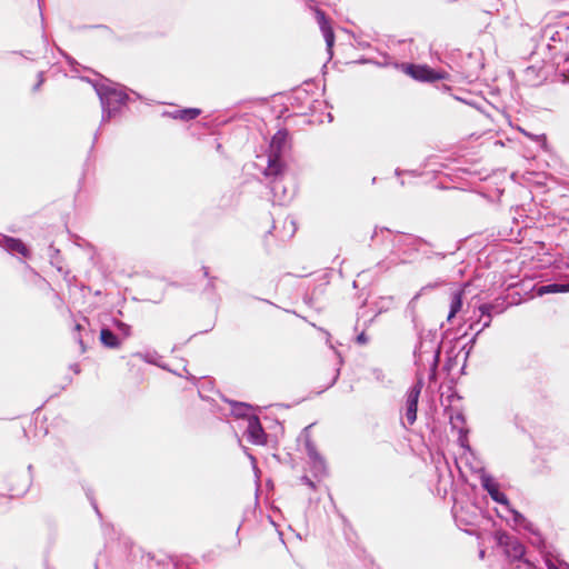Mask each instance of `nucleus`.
Wrapping results in <instances>:
<instances>
[{
  "label": "nucleus",
  "mask_w": 569,
  "mask_h": 569,
  "mask_svg": "<svg viewBox=\"0 0 569 569\" xmlns=\"http://www.w3.org/2000/svg\"><path fill=\"white\" fill-rule=\"evenodd\" d=\"M267 166L261 171L263 177L270 181L284 179L288 171V164L283 158L277 157V154H266Z\"/></svg>",
  "instance_id": "nucleus-15"
},
{
  "label": "nucleus",
  "mask_w": 569,
  "mask_h": 569,
  "mask_svg": "<svg viewBox=\"0 0 569 569\" xmlns=\"http://www.w3.org/2000/svg\"><path fill=\"white\" fill-rule=\"evenodd\" d=\"M307 456L310 461L319 460L323 456L318 451L316 443L312 440H308L305 446Z\"/></svg>",
  "instance_id": "nucleus-35"
},
{
  "label": "nucleus",
  "mask_w": 569,
  "mask_h": 569,
  "mask_svg": "<svg viewBox=\"0 0 569 569\" xmlns=\"http://www.w3.org/2000/svg\"><path fill=\"white\" fill-rule=\"evenodd\" d=\"M308 96V91L306 89H296L292 96V99L295 101H301L302 98H306Z\"/></svg>",
  "instance_id": "nucleus-49"
},
{
  "label": "nucleus",
  "mask_w": 569,
  "mask_h": 569,
  "mask_svg": "<svg viewBox=\"0 0 569 569\" xmlns=\"http://www.w3.org/2000/svg\"><path fill=\"white\" fill-rule=\"evenodd\" d=\"M479 480L482 489L487 491L490 498L499 503L502 509L509 507L510 500L508 496L500 489V485L497 479L483 468L480 470Z\"/></svg>",
  "instance_id": "nucleus-6"
},
{
  "label": "nucleus",
  "mask_w": 569,
  "mask_h": 569,
  "mask_svg": "<svg viewBox=\"0 0 569 569\" xmlns=\"http://www.w3.org/2000/svg\"><path fill=\"white\" fill-rule=\"evenodd\" d=\"M458 363V353H455V348H450L447 351V357L443 363V371L447 375H450V372L456 368Z\"/></svg>",
  "instance_id": "nucleus-31"
},
{
  "label": "nucleus",
  "mask_w": 569,
  "mask_h": 569,
  "mask_svg": "<svg viewBox=\"0 0 569 569\" xmlns=\"http://www.w3.org/2000/svg\"><path fill=\"white\" fill-rule=\"evenodd\" d=\"M496 515L503 519L508 526H510L513 530L517 531H526L529 533H533V525L529 521L520 511H518L511 502L509 507H505V513L500 512L498 508H495Z\"/></svg>",
  "instance_id": "nucleus-5"
},
{
  "label": "nucleus",
  "mask_w": 569,
  "mask_h": 569,
  "mask_svg": "<svg viewBox=\"0 0 569 569\" xmlns=\"http://www.w3.org/2000/svg\"><path fill=\"white\" fill-rule=\"evenodd\" d=\"M515 425H516L518 430H520L523 433H528L529 437L531 438V435L529 432L530 425L526 423L525 419L520 416V413H517L515 416Z\"/></svg>",
  "instance_id": "nucleus-39"
},
{
  "label": "nucleus",
  "mask_w": 569,
  "mask_h": 569,
  "mask_svg": "<svg viewBox=\"0 0 569 569\" xmlns=\"http://www.w3.org/2000/svg\"><path fill=\"white\" fill-rule=\"evenodd\" d=\"M317 290H319L320 292H323L325 284H319L317 288H315L312 293H306L303 296V302L306 305H308L309 307H313V305H315V293H316Z\"/></svg>",
  "instance_id": "nucleus-41"
},
{
  "label": "nucleus",
  "mask_w": 569,
  "mask_h": 569,
  "mask_svg": "<svg viewBox=\"0 0 569 569\" xmlns=\"http://www.w3.org/2000/svg\"><path fill=\"white\" fill-rule=\"evenodd\" d=\"M216 280H217V277H212L208 280L206 287L203 288V293L216 295V291H217Z\"/></svg>",
  "instance_id": "nucleus-43"
},
{
  "label": "nucleus",
  "mask_w": 569,
  "mask_h": 569,
  "mask_svg": "<svg viewBox=\"0 0 569 569\" xmlns=\"http://www.w3.org/2000/svg\"><path fill=\"white\" fill-rule=\"evenodd\" d=\"M492 315L479 312L477 320L469 325V330H476L475 335L479 336L485 329L489 328L492 321Z\"/></svg>",
  "instance_id": "nucleus-23"
},
{
  "label": "nucleus",
  "mask_w": 569,
  "mask_h": 569,
  "mask_svg": "<svg viewBox=\"0 0 569 569\" xmlns=\"http://www.w3.org/2000/svg\"><path fill=\"white\" fill-rule=\"evenodd\" d=\"M518 129H519V131H520L521 133H523V134H525L526 137H528L530 140H533V132L528 131V130H526V129H522V128H520V127H519Z\"/></svg>",
  "instance_id": "nucleus-60"
},
{
  "label": "nucleus",
  "mask_w": 569,
  "mask_h": 569,
  "mask_svg": "<svg viewBox=\"0 0 569 569\" xmlns=\"http://www.w3.org/2000/svg\"><path fill=\"white\" fill-rule=\"evenodd\" d=\"M443 282L441 280L439 281H436V282H430L426 286H423L412 298L411 300L409 301L408 303V307H407V310L410 311L412 313V319L415 318L416 319V316H415V308H416V302L417 300L422 296L425 295L426 292L430 291V290H433L435 288L439 287L440 284H442Z\"/></svg>",
  "instance_id": "nucleus-25"
},
{
  "label": "nucleus",
  "mask_w": 569,
  "mask_h": 569,
  "mask_svg": "<svg viewBox=\"0 0 569 569\" xmlns=\"http://www.w3.org/2000/svg\"><path fill=\"white\" fill-rule=\"evenodd\" d=\"M449 421H450L451 430L455 431L457 429H460V427L457 426L456 421L460 422L461 425L465 426L467 423V418H466L465 413L460 410V411H457L455 415L450 413Z\"/></svg>",
  "instance_id": "nucleus-36"
},
{
  "label": "nucleus",
  "mask_w": 569,
  "mask_h": 569,
  "mask_svg": "<svg viewBox=\"0 0 569 569\" xmlns=\"http://www.w3.org/2000/svg\"><path fill=\"white\" fill-rule=\"evenodd\" d=\"M477 338L478 336L473 335L468 342H466L461 349H460V352H463V359H465V362L468 361V358L470 357L472 350H473V347L477 342Z\"/></svg>",
  "instance_id": "nucleus-37"
},
{
  "label": "nucleus",
  "mask_w": 569,
  "mask_h": 569,
  "mask_svg": "<svg viewBox=\"0 0 569 569\" xmlns=\"http://www.w3.org/2000/svg\"><path fill=\"white\" fill-rule=\"evenodd\" d=\"M268 187L273 196V199L278 201L279 204H284L293 197V192H290L284 184V179L270 181Z\"/></svg>",
  "instance_id": "nucleus-19"
},
{
  "label": "nucleus",
  "mask_w": 569,
  "mask_h": 569,
  "mask_svg": "<svg viewBox=\"0 0 569 569\" xmlns=\"http://www.w3.org/2000/svg\"><path fill=\"white\" fill-rule=\"evenodd\" d=\"M247 441L254 446H266L268 435L264 431L258 415L249 417L246 431L243 432Z\"/></svg>",
  "instance_id": "nucleus-14"
},
{
  "label": "nucleus",
  "mask_w": 569,
  "mask_h": 569,
  "mask_svg": "<svg viewBox=\"0 0 569 569\" xmlns=\"http://www.w3.org/2000/svg\"><path fill=\"white\" fill-rule=\"evenodd\" d=\"M492 539L508 561V567L505 569H533V562L526 555V546L517 536L503 529H497L492 532Z\"/></svg>",
  "instance_id": "nucleus-2"
},
{
  "label": "nucleus",
  "mask_w": 569,
  "mask_h": 569,
  "mask_svg": "<svg viewBox=\"0 0 569 569\" xmlns=\"http://www.w3.org/2000/svg\"><path fill=\"white\" fill-rule=\"evenodd\" d=\"M169 559L173 565V569H186L188 567L183 560L179 559L176 556H169Z\"/></svg>",
  "instance_id": "nucleus-46"
},
{
  "label": "nucleus",
  "mask_w": 569,
  "mask_h": 569,
  "mask_svg": "<svg viewBox=\"0 0 569 569\" xmlns=\"http://www.w3.org/2000/svg\"><path fill=\"white\" fill-rule=\"evenodd\" d=\"M132 327L117 317L104 315L99 330V341L106 349H120L124 340L131 337Z\"/></svg>",
  "instance_id": "nucleus-3"
},
{
  "label": "nucleus",
  "mask_w": 569,
  "mask_h": 569,
  "mask_svg": "<svg viewBox=\"0 0 569 569\" xmlns=\"http://www.w3.org/2000/svg\"><path fill=\"white\" fill-rule=\"evenodd\" d=\"M96 91L100 106H101V122L100 126L110 122L116 117L120 116L134 99H141V96L129 89L127 86L112 81L107 77H101L98 80L84 78ZM101 127L97 129L93 134L92 144L89 150L88 159L93 153L96 143L100 136Z\"/></svg>",
  "instance_id": "nucleus-1"
},
{
  "label": "nucleus",
  "mask_w": 569,
  "mask_h": 569,
  "mask_svg": "<svg viewBox=\"0 0 569 569\" xmlns=\"http://www.w3.org/2000/svg\"><path fill=\"white\" fill-rule=\"evenodd\" d=\"M530 281L531 279L522 283V287L527 289L526 295L531 293L533 291V283L530 284Z\"/></svg>",
  "instance_id": "nucleus-58"
},
{
  "label": "nucleus",
  "mask_w": 569,
  "mask_h": 569,
  "mask_svg": "<svg viewBox=\"0 0 569 569\" xmlns=\"http://www.w3.org/2000/svg\"><path fill=\"white\" fill-rule=\"evenodd\" d=\"M441 357V345L433 350L432 361L430 363V370H436L438 368L439 361Z\"/></svg>",
  "instance_id": "nucleus-42"
},
{
  "label": "nucleus",
  "mask_w": 569,
  "mask_h": 569,
  "mask_svg": "<svg viewBox=\"0 0 569 569\" xmlns=\"http://www.w3.org/2000/svg\"><path fill=\"white\" fill-rule=\"evenodd\" d=\"M460 400L462 397L457 392V390H453L448 397L447 400L449 403H451L453 400Z\"/></svg>",
  "instance_id": "nucleus-54"
},
{
  "label": "nucleus",
  "mask_w": 569,
  "mask_h": 569,
  "mask_svg": "<svg viewBox=\"0 0 569 569\" xmlns=\"http://www.w3.org/2000/svg\"><path fill=\"white\" fill-rule=\"evenodd\" d=\"M413 327H415V330L417 331V337H418V341L413 348V360H415V366L420 368L423 366L422 363V353H423V348H425V345L426 343H429L430 345V349H433V342L437 338V329H429L428 331H426L423 328H419L418 327V323L417 321L413 320Z\"/></svg>",
  "instance_id": "nucleus-10"
},
{
  "label": "nucleus",
  "mask_w": 569,
  "mask_h": 569,
  "mask_svg": "<svg viewBox=\"0 0 569 569\" xmlns=\"http://www.w3.org/2000/svg\"><path fill=\"white\" fill-rule=\"evenodd\" d=\"M132 357L134 358H139L141 359L142 361H144L148 365H158V358H159V355L157 351H152V352H141V351H137L132 355Z\"/></svg>",
  "instance_id": "nucleus-33"
},
{
  "label": "nucleus",
  "mask_w": 569,
  "mask_h": 569,
  "mask_svg": "<svg viewBox=\"0 0 569 569\" xmlns=\"http://www.w3.org/2000/svg\"><path fill=\"white\" fill-rule=\"evenodd\" d=\"M403 173H413V171L402 170V169H400V168H397V169L395 170V176H397V177H400V176H402Z\"/></svg>",
  "instance_id": "nucleus-62"
},
{
  "label": "nucleus",
  "mask_w": 569,
  "mask_h": 569,
  "mask_svg": "<svg viewBox=\"0 0 569 569\" xmlns=\"http://www.w3.org/2000/svg\"><path fill=\"white\" fill-rule=\"evenodd\" d=\"M8 481H9L8 482V489L10 487H21L22 483H23V479L20 481L19 480V476L17 473H14V472H12V473H10L8 476Z\"/></svg>",
  "instance_id": "nucleus-44"
},
{
  "label": "nucleus",
  "mask_w": 569,
  "mask_h": 569,
  "mask_svg": "<svg viewBox=\"0 0 569 569\" xmlns=\"http://www.w3.org/2000/svg\"><path fill=\"white\" fill-rule=\"evenodd\" d=\"M522 222L523 226L520 227L518 223V218H513V223L518 227V236L516 237V240L518 242H523L527 238L529 240L531 239L532 230L531 226L529 224V222H531V218L526 216V220H523Z\"/></svg>",
  "instance_id": "nucleus-26"
},
{
  "label": "nucleus",
  "mask_w": 569,
  "mask_h": 569,
  "mask_svg": "<svg viewBox=\"0 0 569 569\" xmlns=\"http://www.w3.org/2000/svg\"><path fill=\"white\" fill-rule=\"evenodd\" d=\"M533 355L530 348L515 352L512 357V378L516 386L530 392L533 379Z\"/></svg>",
  "instance_id": "nucleus-4"
},
{
  "label": "nucleus",
  "mask_w": 569,
  "mask_h": 569,
  "mask_svg": "<svg viewBox=\"0 0 569 569\" xmlns=\"http://www.w3.org/2000/svg\"><path fill=\"white\" fill-rule=\"evenodd\" d=\"M536 549H539L540 553H542L545 565L548 569H559L557 566V560L546 550V545L541 540V538L536 532Z\"/></svg>",
  "instance_id": "nucleus-24"
},
{
  "label": "nucleus",
  "mask_w": 569,
  "mask_h": 569,
  "mask_svg": "<svg viewBox=\"0 0 569 569\" xmlns=\"http://www.w3.org/2000/svg\"><path fill=\"white\" fill-rule=\"evenodd\" d=\"M315 423H310L307 427H305L300 433V438L303 439V443L306 445L308 440H312L310 436V429L313 427Z\"/></svg>",
  "instance_id": "nucleus-47"
},
{
  "label": "nucleus",
  "mask_w": 569,
  "mask_h": 569,
  "mask_svg": "<svg viewBox=\"0 0 569 569\" xmlns=\"http://www.w3.org/2000/svg\"><path fill=\"white\" fill-rule=\"evenodd\" d=\"M456 431L458 433L459 446L461 448H463L465 450H471V447L469 445V439H468L469 429L466 427H460V429H457Z\"/></svg>",
  "instance_id": "nucleus-34"
},
{
  "label": "nucleus",
  "mask_w": 569,
  "mask_h": 569,
  "mask_svg": "<svg viewBox=\"0 0 569 569\" xmlns=\"http://www.w3.org/2000/svg\"><path fill=\"white\" fill-rule=\"evenodd\" d=\"M457 248H455L453 250L451 251H448V252H442V251H435V257L439 258V259H445L448 254H455Z\"/></svg>",
  "instance_id": "nucleus-53"
},
{
  "label": "nucleus",
  "mask_w": 569,
  "mask_h": 569,
  "mask_svg": "<svg viewBox=\"0 0 569 569\" xmlns=\"http://www.w3.org/2000/svg\"><path fill=\"white\" fill-rule=\"evenodd\" d=\"M87 496L89 497V499H90V503H91V506H92L93 510L96 511L97 516H98L100 519H102V513H101V512H100V510H99V507H98V505H97V501H96L92 497H90L88 493H87Z\"/></svg>",
  "instance_id": "nucleus-52"
},
{
  "label": "nucleus",
  "mask_w": 569,
  "mask_h": 569,
  "mask_svg": "<svg viewBox=\"0 0 569 569\" xmlns=\"http://www.w3.org/2000/svg\"><path fill=\"white\" fill-rule=\"evenodd\" d=\"M393 66L417 82L431 83L433 67L427 63L395 62Z\"/></svg>",
  "instance_id": "nucleus-7"
},
{
  "label": "nucleus",
  "mask_w": 569,
  "mask_h": 569,
  "mask_svg": "<svg viewBox=\"0 0 569 569\" xmlns=\"http://www.w3.org/2000/svg\"><path fill=\"white\" fill-rule=\"evenodd\" d=\"M511 179L525 186L531 193V200L533 201L532 186H533V171L526 170L525 172L515 171L511 173Z\"/></svg>",
  "instance_id": "nucleus-22"
},
{
  "label": "nucleus",
  "mask_w": 569,
  "mask_h": 569,
  "mask_svg": "<svg viewBox=\"0 0 569 569\" xmlns=\"http://www.w3.org/2000/svg\"><path fill=\"white\" fill-rule=\"evenodd\" d=\"M201 112H202V110L200 108L184 107V108L176 109L173 111L166 110L162 112L161 116L166 117V118H171L174 120L188 122V121L197 119L201 114Z\"/></svg>",
  "instance_id": "nucleus-18"
},
{
  "label": "nucleus",
  "mask_w": 569,
  "mask_h": 569,
  "mask_svg": "<svg viewBox=\"0 0 569 569\" xmlns=\"http://www.w3.org/2000/svg\"><path fill=\"white\" fill-rule=\"evenodd\" d=\"M535 140H536V147L538 146L541 149V152L546 156L543 161L546 162L547 166H550V162L551 161L555 162L556 159L553 158V156L551 154V152L548 149L546 136L545 134H541V136L536 134Z\"/></svg>",
  "instance_id": "nucleus-30"
},
{
  "label": "nucleus",
  "mask_w": 569,
  "mask_h": 569,
  "mask_svg": "<svg viewBox=\"0 0 569 569\" xmlns=\"http://www.w3.org/2000/svg\"><path fill=\"white\" fill-rule=\"evenodd\" d=\"M399 238L393 240V247L403 249V254L411 256L413 252H420L421 247H432V243L427 239L412 234L397 231Z\"/></svg>",
  "instance_id": "nucleus-9"
},
{
  "label": "nucleus",
  "mask_w": 569,
  "mask_h": 569,
  "mask_svg": "<svg viewBox=\"0 0 569 569\" xmlns=\"http://www.w3.org/2000/svg\"><path fill=\"white\" fill-rule=\"evenodd\" d=\"M0 247L13 257L21 256L29 259L32 256L31 248L17 237L0 233Z\"/></svg>",
  "instance_id": "nucleus-13"
},
{
  "label": "nucleus",
  "mask_w": 569,
  "mask_h": 569,
  "mask_svg": "<svg viewBox=\"0 0 569 569\" xmlns=\"http://www.w3.org/2000/svg\"><path fill=\"white\" fill-rule=\"evenodd\" d=\"M315 19L319 26L322 37L326 42V51L328 53V61L333 57V48L336 44V34L332 20L321 9L316 10Z\"/></svg>",
  "instance_id": "nucleus-8"
},
{
  "label": "nucleus",
  "mask_w": 569,
  "mask_h": 569,
  "mask_svg": "<svg viewBox=\"0 0 569 569\" xmlns=\"http://www.w3.org/2000/svg\"><path fill=\"white\" fill-rule=\"evenodd\" d=\"M306 8L316 16V10L320 9L315 0H302Z\"/></svg>",
  "instance_id": "nucleus-51"
},
{
  "label": "nucleus",
  "mask_w": 569,
  "mask_h": 569,
  "mask_svg": "<svg viewBox=\"0 0 569 569\" xmlns=\"http://www.w3.org/2000/svg\"><path fill=\"white\" fill-rule=\"evenodd\" d=\"M201 270H202L203 277L207 278L208 280L213 277V276L210 274V271H209L208 267L202 266Z\"/></svg>",
  "instance_id": "nucleus-61"
},
{
  "label": "nucleus",
  "mask_w": 569,
  "mask_h": 569,
  "mask_svg": "<svg viewBox=\"0 0 569 569\" xmlns=\"http://www.w3.org/2000/svg\"><path fill=\"white\" fill-rule=\"evenodd\" d=\"M342 365H343V359H342L341 356H339V363H338V367L335 370V375H333L331 381L328 383V386L323 390L319 391L318 395H320L325 390H328L329 388L333 387L337 383V381L339 380V377H340V370H341L340 367Z\"/></svg>",
  "instance_id": "nucleus-40"
},
{
  "label": "nucleus",
  "mask_w": 569,
  "mask_h": 569,
  "mask_svg": "<svg viewBox=\"0 0 569 569\" xmlns=\"http://www.w3.org/2000/svg\"><path fill=\"white\" fill-rule=\"evenodd\" d=\"M467 284H461L450 295V305L447 321H451L462 310Z\"/></svg>",
  "instance_id": "nucleus-16"
},
{
  "label": "nucleus",
  "mask_w": 569,
  "mask_h": 569,
  "mask_svg": "<svg viewBox=\"0 0 569 569\" xmlns=\"http://www.w3.org/2000/svg\"><path fill=\"white\" fill-rule=\"evenodd\" d=\"M421 389L422 382H418L417 385L410 386L405 395V417L408 425L410 426H412L417 421V412Z\"/></svg>",
  "instance_id": "nucleus-11"
},
{
  "label": "nucleus",
  "mask_w": 569,
  "mask_h": 569,
  "mask_svg": "<svg viewBox=\"0 0 569 569\" xmlns=\"http://www.w3.org/2000/svg\"><path fill=\"white\" fill-rule=\"evenodd\" d=\"M222 399L230 405V415L234 418L246 419L248 422L249 417L257 415L253 412L254 407L248 402L231 400L226 397Z\"/></svg>",
  "instance_id": "nucleus-17"
},
{
  "label": "nucleus",
  "mask_w": 569,
  "mask_h": 569,
  "mask_svg": "<svg viewBox=\"0 0 569 569\" xmlns=\"http://www.w3.org/2000/svg\"><path fill=\"white\" fill-rule=\"evenodd\" d=\"M300 480L303 485L308 486L310 489H312V490L317 489V483L313 480H311L307 475L301 476Z\"/></svg>",
  "instance_id": "nucleus-50"
},
{
  "label": "nucleus",
  "mask_w": 569,
  "mask_h": 569,
  "mask_svg": "<svg viewBox=\"0 0 569 569\" xmlns=\"http://www.w3.org/2000/svg\"><path fill=\"white\" fill-rule=\"evenodd\" d=\"M558 292H569V282L568 283H550L546 286H541L536 290V296H543L547 293H558Z\"/></svg>",
  "instance_id": "nucleus-27"
},
{
  "label": "nucleus",
  "mask_w": 569,
  "mask_h": 569,
  "mask_svg": "<svg viewBox=\"0 0 569 569\" xmlns=\"http://www.w3.org/2000/svg\"><path fill=\"white\" fill-rule=\"evenodd\" d=\"M77 341H78V343H79V346H80V348H81V352H86V350H87V346L84 345V341H83V339L81 338V336H78V337H77Z\"/></svg>",
  "instance_id": "nucleus-59"
},
{
  "label": "nucleus",
  "mask_w": 569,
  "mask_h": 569,
  "mask_svg": "<svg viewBox=\"0 0 569 569\" xmlns=\"http://www.w3.org/2000/svg\"><path fill=\"white\" fill-rule=\"evenodd\" d=\"M157 367L166 370V371H169V372H172L173 375H177V376H181L179 372H176L173 370L170 369V367L167 365V363H163V362H158V365H156Z\"/></svg>",
  "instance_id": "nucleus-56"
},
{
  "label": "nucleus",
  "mask_w": 569,
  "mask_h": 569,
  "mask_svg": "<svg viewBox=\"0 0 569 569\" xmlns=\"http://www.w3.org/2000/svg\"><path fill=\"white\" fill-rule=\"evenodd\" d=\"M28 475L27 476H22L23 478V483L21 487H10L9 488V491H10V497H22L24 496L31 485H32V480H33V475H32V471H33V466L32 465H29L28 468Z\"/></svg>",
  "instance_id": "nucleus-21"
},
{
  "label": "nucleus",
  "mask_w": 569,
  "mask_h": 569,
  "mask_svg": "<svg viewBox=\"0 0 569 569\" xmlns=\"http://www.w3.org/2000/svg\"><path fill=\"white\" fill-rule=\"evenodd\" d=\"M183 370L186 371L187 376L186 378L192 382H196L197 378L194 376H192L188 370H187V367L184 366L183 367Z\"/></svg>",
  "instance_id": "nucleus-64"
},
{
  "label": "nucleus",
  "mask_w": 569,
  "mask_h": 569,
  "mask_svg": "<svg viewBox=\"0 0 569 569\" xmlns=\"http://www.w3.org/2000/svg\"><path fill=\"white\" fill-rule=\"evenodd\" d=\"M291 148V136L287 128L279 129L270 139L267 154L283 158Z\"/></svg>",
  "instance_id": "nucleus-12"
},
{
  "label": "nucleus",
  "mask_w": 569,
  "mask_h": 569,
  "mask_svg": "<svg viewBox=\"0 0 569 569\" xmlns=\"http://www.w3.org/2000/svg\"><path fill=\"white\" fill-rule=\"evenodd\" d=\"M437 89H439V90H440L441 92H443V93H450V94L452 96V93H451V91H452V87H451V86H449V84H445V83H442V84H440V86H437Z\"/></svg>",
  "instance_id": "nucleus-55"
},
{
  "label": "nucleus",
  "mask_w": 569,
  "mask_h": 569,
  "mask_svg": "<svg viewBox=\"0 0 569 569\" xmlns=\"http://www.w3.org/2000/svg\"><path fill=\"white\" fill-rule=\"evenodd\" d=\"M453 99L457 100V101H460L467 106H470L481 112H483L482 110V107L485 103H487V100H485L483 98L481 99H475V98H465V97H461V96H457V94H452Z\"/></svg>",
  "instance_id": "nucleus-32"
},
{
  "label": "nucleus",
  "mask_w": 569,
  "mask_h": 569,
  "mask_svg": "<svg viewBox=\"0 0 569 569\" xmlns=\"http://www.w3.org/2000/svg\"><path fill=\"white\" fill-rule=\"evenodd\" d=\"M371 373H372L373 378H375L377 381H379V382H383V380H385V373H383L382 369H380V368H373V369L371 370Z\"/></svg>",
  "instance_id": "nucleus-48"
},
{
  "label": "nucleus",
  "mask_w": 569,
  "mask_h": 569,
  "mask_svg": "<svg viewBox=\"0 0 569 569\" xmlns=\"http://www.w3.org/2000/svg\"><path fill=\"white\" fill-rule=\"evenodd\" d=\"M242 447V450L243 452L246 453V456L250 459L251 463L254 466L256 465V458L249 451V449L247 447Z\"/></svg>",
  "instance_id": "nucleus-57"
},
{
  "label": "nucleus",
  "mask_w": 569,
  "mask_h": 569,
  "mask_svg": "<svg viewBox=\"0 0 569 569\" xmlns=\"http://www.w3.org/2000/svg\"><path fill=\"white\" fill-rule=\"evenodd\" d=\"M508 306L509 302L505 298H497L491 302L481 303L478 307V312H481V315L489 312L493 317L505 312Z\"/></svg>",
  "instance_id": "nucleus-20"
},
{
  "label": "nucleus",
  "mask_w": 569,
  "mask_h": 569,
  "mask_svg": "<svg viewBox=\"0 0 569 569\" xmlns=\"http://www.w3.org/2000/svg\"><path fill=\"white\" fill-rule=\"evenodd\" d=\"M46 81V78H44V72L43 71H39L38 74H37V81L36 83L32 86V92H37L40 90V88L42 87V84L44 83Z\"/></svg>",
  "instance_id": "nucleus-45"
},
{
  "label": "nucleus",
  "mask_w": 569,
  "mask_h": 569,
  "mask_svg": "<svg viewBox=\"0 0 569 569\" xmlns=\"http://www.w3.org/2000/svg\"><path fill=\"white\" fill-rule=\"evenodd\" d=\"M420 252L423 254L426 259H431L432 257H435V251L421 250Z\"/></svg>",
  "instance_id": "nucleus-63"
},
{
  "label": "nucleus",
  "mask_w": 569,
  "mask_h": 569,
  "mask_svg": "<svg viewBox=\"0 0 569 569\" xmlns=\"http://www.w3.org/2000/svg\"><path fill=\"white\" fill-rule=\"evenodd\" d=\"M449 79H450V74L446 70L433 68V72L431 76V84H433L438 81H443V80H449Z\"/></svg>",
  "instance_id": "nucleus-38"
},
{
  "label": "nucleus",
  "mask_w": 569,
  "mask_h": 569,
  "mask_svg": "<svg viewBox=\"0 0 569 569\" xmlns=\"http://www.w3.org/2000/svg\"><path fill=\"white\" fill-rule=\"evenodd\" d=\"M386 310H387V308H385V307H380V308H379V310H378V312H377L372 318H370L369 320H366V321H365V323H363V327H365V328H363V330H362L360 333H358V335L356 336V338H355V342H356L357 345H359V346H365V345H367V343L369 342V337H368V335L366 333V328H368V327H369V326L375 321V318H376L379 313H381V312H383V311H386Z\"/></svg>",
  "instance_id": "nucleus-29"
},
{
  "label": "nucleus",
  "mask_w": 569,
  "mask_h": 569,
  "mask_svg": "<svg viewBox=\"0 0 569 569\" xmlns=\"http://www.w3.org/2000/svg\"><path fill=\"white\" fill-rule=\"evenodd\" d=\"M310 471L312 476L318 479L328 476L326 459L322 457L319 460L310 461Z\"/></svg>",
  "instance_id": "nucleus-28"
}]
</instances>
